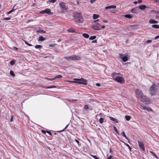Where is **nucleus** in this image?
<instances>
[{
  "instance_id": "f257e3e1",
  "label": "nucleus",
  "mask_w": 159,
  "mask_h": 159,
  "mask_svg": "<svg viewBox=\"0 0 159 159\" xmlns=\"http://www.w3.org/2000/svg\"><path fill=\"white\" fill-rule=\"evenodd\" d=\"M135 93L136 97L142 102H144L148 101V99L144 95L143 92L139 89H136Z\"/></svg>"
},
{
  "instance_id": "f03ea898",
  "label": "nucleus",
  "mask_w": 159,
  "mask_h": 159,
  "mask_svg": "<svg viewBox=\"0 0 159 159\" xmlns=\"http://www.w3.org/2000/svg\"><path fill=\"white\" fill-rule=\"evenodd\" d=\"M112 76L113 79L118 82L121 84H123L125 83L124 79L122 77L116 76L115 72H113L112 73Z\"/></svg>"
},
{
  "instance_id": "7ed1b4c3",
  "label": "nucleus",
  "mask_w": 159,
  "mask_h": 159,
  "mask_svg": "<svg viewBox=\"0 0 159 159\" xmlns=\"http://www.w3.org/2000/svg\"><path fill=\"white\" fill-rule=\"evenodd\" d=\"M159 87L154 84L149 88L150 93L152 96L155 95L157 91L158 90Z\"/></svg>"
},
{
  "instance_id": "20e7f679",
  "label": "nucleus",
  "mask_w": 159,
  "mask_h": 159,
  "mask_svg": "<svg viewBox=\"0 0 159 159\" xmlns=\"http://www.w3.org/2000/svg\"><path fill=\"white\" fill-rule=\"evenodd\" d=\"M75 22L78 23H82L83 22V18L81 14L77 13L75 16Z\"/></svg>"
},
{
  "instance_id": "39448f33",
  "label": "nucleus",
  "mask_w": 159,
  "mask_h": 159,
  "mask_svg": "<svg viewBox=\"0 0 159 159\" xmlns=\"http://www.w3.org/2000/svg\"><path fill=\"white\" fill-rule=\"evenodd\" d=\"M75 80H77L76 81H71L72 82L75 83H79L80 84H83L86 85L87 84V83L86 80H84V79L81 78L79 79H74Z\"/></svg>"
},
{
  "instance_id": "423d86ee",
  "label": "nucleus",
  "mask_w": 159,
  "mask_h": 159,
  "mask_svg": "<svg viewBox=\"0 0 159 159\" xmlns=\"http://www.w3.org/2000/svg\"><path fill=\"white\" fill-rule=\"evenodd\" d=\"M59 5L62 11L66 10L68 8V7L66 6L65 3L64 2H60L59 3Z\"/></svg>"
},
{
  "instance_id": "0eeeda50",
  "label": "nucleus",
  "mask_w": 159,
  "mask_h": 159,
  "mask_svg": "<svg viewBox=\"0 0 159 159\" xmlns=\"http://www.w3.org/2000/svg\"><path fill=\"white\" fill-rule=\"evenodd\" d=\"M119 57L124 62H126L128 60V57L127 56H125L124 54H119Z\"/></svg>"
},
{
  "instance_id": "6e6552de",
  "label": "nucleus",
  "mask_w": 159,
  "mask_h": 159,
  "mask_svg": "<svg viewBox=\"0 0 159 159\" xmlns=\"http://www.w3.org/2000/svg\"><path fill=\"white\" fill-rule=\"evenodd\" d=\"M138 144L139 148L142 150L145 151V148L143 143L140 141H138Z\"/></svg>"
},
{
  "instance_id": "1a4fd4ad",
  "label": "nucleus",
  "mask_w": 159,
  "mask_h": 159,
  "mask_svg": "<svg viewBox=\"0 0 159 159\" xmlns=\"http://www.w3.org/2000/svg\"><path fill=\"white\" fill-rule=\"evenodd\" d=\"M92 29L95 30H100L101 29V25H99L93 26H92Z\"/></svg>"
},
{
  "instance_id": "9d476101",
  "label": "nucleus",
  "mask_w": 159,
  "mask_h": 159,
  "mask_svg": "<svg viewBox=\"0 0 159 159\" xmlns=\"http://www.w3.org/2000/svg\"><path fill=\"white\" fill-rule=\"evenodd\" d=\"M72 60H80L81 59L80 57L76 55H72Z\"/></svg>"
},
{
  "instance_id": "9b49d317",
  "label": "nucleus",
  "mask_w": 159,
  "mask_h": 159,
  "mask_svg": "<svg viewBox=\"0 0 159 159\" xmlns=\"http://www.w3.org/2000/svg\"><path fill=\"white\" fill-rule=\"evenodd\" d=\"M45 13L49 15H52V13L51 12V10L50 9L47 8L45 9Z\"/></svg>"
},
{
  "instance_id": "f8f14e48",
  "label": "nucleus",
  "mask_w": 159,
  "mask_h": 159,
  "mask_svg": "<svg viewBox=\"0 0 159 159\" xmlns=\"http://www.w3.org/2000/svg\"><path fill=\"white\" fill-rule=\"evenodd\" d=\"M116 8V6L115 5H111L107 7H105L106 9H109L113 8L115 9Z\"/></svg>"
},
{
  "instance_id": "ddd939ff",
  "label": "nucleus",
  "mask_w": 159,
  "mask_h": 159,
  "mask_svg": "<svg viewBox=\"0 0 159 159\" xmlns=\"http://www.w3.org/2000/svg\"><path fill=\"white\" fill-rule=\"evenodd\" d=\"M64 58L68 60H72V55L70 56H65L64 57Z\"/></svg>"
},
{
  "instance_id": "4468645a",
  "label": "nucleus",
  "mask_w": 159,
  "mask_h": 159,
  "mask_svg": "<svg viewBox=\"0 0 159 159\" xmlns=\"http://www.w3.org/2000/svg\"><path fill=\"white\" fill-rule=\"evenodd\" d=\"M110 119V120L113 121H114L115 123H117L118 122V121L117 119H116V118H114L113 117H112L110 116L109 117Z\"/></svg>"
},
{
  "instance_id": "2eb2a0df",
  "label": "nucleus",
  "mask_w": 159,
  "mask_h": 159,
  "mask_svg": "<svg viewBox=\"0 0 159 159\" xmlns=\"http://www.w3.org/2000/svg\"><path fill=\"white\" fill-rule=\"evenodd\" d=\"M149 22L151 24H156L158 23V21L154 20L151 19L149 20Z\"/></svg>"
},
{
  "instance_id": "dca6fc26",
  "label": "nucleus",
  "mask_w": 159,
  "mask_h": 159,
  "mask_svg": "<svg viewBox=\"0 0 159 159\" xmlns=\"http://www.w3.org/2000/svg\"><path fill=\"white\" fill-rule=\"evenodd\" d=\"M146 8V6L144 5H141L139 6V8L141 10H143Z\"/></svg>"
},
{
  "instance_id": "f3484780",
  "label": "nucleus",
  "mask_w": 159,
  "mask_h": 159,
  "mask_svg": "<svg viewBox=\"0 0 159 159\" xmlns=\"http://www.w3.org/2000/svg\"><path fill=\"white\" fill-rule=\"evenodd\" d=\"M62 77V76L61 75H58L56 76L52 80H55L56 79H59Z\"/></svg>"
},
{
  "instance_id": "a211bd4d",
  "label": "nucleus",
  "mask_w": 159,
  "mask_h": 159,
  "mask_svg": "<svg viewBox=\"0 0 159 159\" xmlns=\"http://www.w3.org/2000/svg\"><path fill=\"white\" fill-rule=\"evenodd\" d=\"M82 35L84 38H88L89 37V35L86 33L83 34Z\"/></svg>"
},
{
  "instance_id": "6ab92c4d",
  "label": "nucleus",
  "mask_w": 159,
  "mask_h": 159,
  "mask_svg": "<svg viewBox=\"0 0 159 159\" xmlns=\"http://www.w3.org/2000/svg\"><path fill=\"white\" fill-rule=\"evenodd\" d=\"M99 17V15L97 14H94L93 16V18L94 19H97Z\"/></svg>"
},
{
  "instance_id": "aec40b11",
  "label": "nucleus",
  "mask_w": 159,
  "mask_h": 159,
  "mask_svg": "<svg viewBox=\"0 0 159 159\" xmlns=\"http://www.w3.org/2000/svg\"><path fill=\"white\" fill-rule=\"evenodd\" d=\"M45 40V39L44 38L43 36H40L39 38V41H43Z\"/></svg>"
},
{
  "instance_id": "412c9836",
  "label": "nucleus",
  "mask_w": 159,
  "mask_h": 159,
  "mask_svg": "<svg viewBox=\"0 0 159 159\" xmlns=\"http://www.w3.org/2000/svg\"><path fill=\"white\" fill-rule=\"evenodd\" d=\"M67 31L69 33H75V30H72L71 29H69L67 30Z\"/></svg>"
},
{
  "instance_id": "4be33fe9",
  "label": "nucleus",
  "mask_w": 159,
  "mask_h": 159,
  "mask_svg": "<svg viewBox=\"0 0 159 159\" xmlns=\"http://www.w3.org/2000/svg\"><path fill=\"white\" fill-rule=\"evenodd\" d=\"M152 28L158 29L159 28V25H152Z\"/></svg>"
},
{
  "instance_id": "5701e85b",
  "label": "nucleus",
  "mask_w": 159,
  "mask_h": 159,
  "mask_svg": "<svg viewBox=\"0 0 159 159\" xmlns=\"http://www.w3.org/2000/svg\"><path fill=\"white\" fill-rule=\"evenodd\" d=\"M125 16V17H126V18H128V19H131V18H132V16H131L130 15H129V14H127V15H126Z\"/></svg>"
},
{
  "instance_id": "b1692460",
  "label": "nucleus",
  "mask_w": 159,
  "mask_h": 159,
  "mask_svg": "<svg viewBox=\"0 0 159 159\" xmlns=\"http://www.w3.org/2000/svg\"><path fill=\"white\" fill-rule=\"evenodd\" d=\"M125 118L127 120L129 121L131 118V117L129 116H125Z\"/></svg>"
},
{
  "instance_id": "393cba45",
  "label": "nucleus",
  "mask_w": 159,
  "mask_h": 159,
  "mask_svg": "<svg viewBox=\"0 0 159 159\" xmlns=\"http://www.w3.org/2000/svg\"><path fill=\"white\" fill-rule=\"evenodd\" d=\"M121 135L125 137L126 139H128L126 135L125 134V132L124 131H123L121 133Z\"/></svg>"
},
{
  "instance_id": "a878e982",
  "label": "nucleus",
  "mask_w": 159,
  "mask_h": 159,
  "mask_svg": "<svg viewBox=\"0 0 159 159\" xmlns=\"http://www.w3.org/2000/svg\"><path fill=\"white\" fill-rule=\"evenodd\" d=\"M43 46L41 45H38L35 46V48H42Z\"/></svg>"
},
{
  "instance_id": "bb28decb",
  "label": "nucleus",
  "mask_w": 159,
  "mask_h": 159,
  "mask_svg": "<svg viewBox=\"0 0 159 159\" xmlns=\"http://www.w3.org/2000/svg\"><path fill=\"white\" fill-rule=\"evenodd\" d=\"M104 119L102 118H101L99 120V122L100 123H102L103 122Z\"/></svg>"
},
{
  "instance_id": "cd10ccee",
  "label": "nucleus",
  "mask_w": 159,
  "mask_h": 159,
  "mask_svg": "<svg viewBox=\"0 0 159 159\" xmlns=\"http://www.w3.org/2000/svg\"><path fill=\"white\" fill-rule=\"evenodd\" d=\"M96 36H91L89 38V39L90 40H92L94 39H96Z\"/></svg>"
},
{
  "instance_id": "c85d7f7f",
  "label": "nucleus",
  "mask_w": 159,
  "mask_h": 159,
  "mask_svg": "<svg viewBox=\"0 0 159 159\" xmlns=\"http://www.w3.org/2000/svg\"><path fill=\"white\" fill-rule=\"evenodd\" d=\"M10 75L13 76H15V75L12 70H11L10 72Z\"/></svg>"
},
{
  "instance_id": "c756f323",
  "label": "nucleus",
  "mask_w": 159,
  "mask_h": 159,
  "mask_svg": "<svg viewBox=\"0 0 159 159\" xmlns=\"http://www.w3.org/2000/svg\"><path fill=\"white\" fill-rule=\"evenodd\" d=\"M89 107L88 105H85L84 106V108L85 110H87L89 109Z\"/></svg>"
},
{
  "instance_id": "7c9ffc66",
  "label": "nucleus",
  "mask_w": 159,
  "mask_h": 159,
  "mask_svg": "<svg viewBox=\"0 0 159 159\" xmlns=\"http://www.w3.org/2000/svg\"><path fill=\"white\" fill-rule=\"evenodd\" d=\"M15 61L14 60L11 61L10 62V64L11 65H13L15 64Z\"/></svg>"
},
{
  "instance_id": "2f4dec72",
  "label": "nucleus",
  "mask_w": 159,
  "mask_h": 159,
  "mask_svg": "<svg viewBox=\"0 0 159 159\" xmlns=\"http://www.w3.org/2000/svg\"><path fill=\"white\" fill-rule=\"evenodd\" d=\"M140 108L141 109L144 110H146V109H147V108L145 106H141Z\"/></svg>"
},
{
  "instance_id": "473e14b6",
  "label": "nucleus",
  "mask_w": 159,
  "mask_h": 159,
  "mask_svg": "<svg viewBox=\"0 0 159 159\" xmlns=\"http://www.w3.org/2000/svg\"><path fill=\"white\" fill-rule=\"evenodd\" d=\"M125 145H126L127 147H128V148H129V151H131V150L132 149V148L130 147L129 146V144H128L126 143H125Z\"/></svg>"
},
{
  "instance_id": "72a5a7b5",
  "label": "nucleus",
  "mask_w": 159,
  "mask_h": 159,
  "mask_svg": "<svg viewBox=\"0 0 159 159\" xmlns=\"http://www.w3.org/2000/svg\"><path fill=\"white\" fill-rule=\"evenodd\" d=\"M25 43L26 44H27L28 46H32V45L31 44L28 43L26 41H24Z\"/></svg>"
},
{
  "instance_id": "f704fd0d",
  "label": "nucleus",
  "mask_w": 159,
  "mask_h": 159,
  "mask_svg": "<svg viewBox=\"0 0 159 159\" xmlns=\"http://www.w3.org/2000/svg\"><path fill=\"white\" fill-rule=\"evenodd\" d=\"M57 1V0H49L48 2L53 3L56 2Z\"/></svg>"
},
{
  "instance_id": "c9c22d12",
  "label": "nucleus",
  "mask_w": 159,
  "mask_h": 159,
  "mask_svg": "<svg viewBox=\"0 0 159 159\" xmlns=\"http://www.w3.org/2000/svg\"><path fill=\"white\" fill-rule=\"evenodd\" d=\"M75 141L78 143L79 146H80L81 145L80 143L79 142L78 140H77V139H75Z\"/></svg>"
},
{
  "instance_id": "e433bc0d",
  "label": "nucleus",
  "mask_w": 159,
  "mask_h": 159,
  "mask_svg": "<svg viewBox=\"0 0 159 159\" xmlns=\"http://www.w3.org/2000/svg\"><path fill=\"white\" fill-rule=\"evenodd\" d=\"M152 42V41L151 40H148L146 41V43L147 44H148L151 43Z\"/></svg>"
},
{
  "instance_id": "4c0bfd02",
  "label": "nucleus",
  "mask_w": 159,
  "mask_h": 159,
  "mask_svg": "<svg viewBox=\"0 0 159 159\" xmlns=\"http://www.w3.org/2000/svg\"><path fill=\"white\" fill-rule=\"evenodd\" d=\"M37 32H41L43 33H45L46 31L44 30H40L39 31H37Z\"/></svg>"
},
{
  "instance_id": "58836bf2",
  "label": "nucleus",
  "mask_w": 159,
  "mask_h": 159,
  "mask_svg": "<svg viewBox=\"0 0 159 159\" xmlns=\"http://www.w3.org/2000/svg\"><path fill=\"white\" fill-rule=\"evenodd\" d=\"M56 87L55 86H47L46 87V89H50V88H55Z\"/></svg>"
},
{
  "instance_id": "ea45409f",
  "label": "nucleus",
  "mask_w": 159,
  "mask_h": 159,
  "mask_svg": "<svg viewBox=\"0 0 159 159\" xmlns=\"http://www.w3.org/2000/svg\"><path fill=\"white\" fill-rule=\"evenodd\" d=\"M3 19L4 20H10L11 19V17L5 18H4Z\"/></svg>"
},
{
  "instance_id": "a19ab883",
  "label": "nucleus",
  "mask_w": 159,
  "mask_h": 159,
  "mask_svg": "<svg viewBox=\"0 0 159 159\" xmlns=\"http://www.w3.org/2000/svg\"><path fill=\"white\" fill-rule=\"evenodd\" d=\"M113 129L115 130V131L116 132V133H117L118 131H117V129L116 128V127L115 126H114Z\"/></svg>"
},
{
  "instance_id": "79ce46f5",
  "label": "nucleus",
  "mask_w": 159,
  "mask_h": 159,
  "mask_svg": "<svg viewBox=\"0 0 159 159\" xmlns=\"http://www.w3.org/2000/svg\"><path fill=\"white\" fill-rule=\"evenodd\" d=\"M94 101H95L93 99H90L89 100V102H93Z\"/></svg>"
},
{
  "instance_id": "37998d69",
  "label": "nucleus",
  "mask_w": 159,
  "mask_h": 159,
  "mask_svg": "<svg viewBox=\"0 0 159 159\" xmlns=\"http://www.w3.org/2000/svg\"><path fill=\"white\" fill-rule=\"evenodd\" d=\"M40 13H41V14H42L46 13L45 10H43V11H41L40 12Z\"/></svg>"
},
{
  "instance_id": "c03bdc74",
  "label": "nucleus",
  "mask_w": 159,
  "mask_h": 159,
  "mask_svg": "<svg viewBox=\"0 0 159 159\" xmlns=\"http://www.w3.org/2000/svg\"><path fill=\"white\" fill-rule=\"evenodd\" d=\"M96 85L98 87H100L101 86V84L99 83H97L96 84Z\"/></svg>"
},
{
  "instance_id": "a18cd8bd",
  "label": "nucleus",
  "mask_w": 159,
  "mask_h": 159,
  "mask_svg": "<svg viewBox=\"0 0 159 159\" xmlns=\"http://www.w3.org/2000/svg\"><path fill=\"white\" fill-rule=\"evenodd\" d=\"M13 49H14V50H16V51H17L18 50V48L16 47H14Z\"/></svg>"
},
{
  "instance_id": "49530a36",
  "label": "nucleus",
  "mask_w": 159,
  "mask_h": 159,
  "mask_svg": "<svg viewBox=\"0 0 159 159\" xmlns=\"http://www.w3.org/2000/svg\"><path fill=\"white\" fill-rule=\"evenodd\" d=\"M69 125H67L66 127H65V128H64V129L62 131H64L68 127V126Z\"/></svg>"
},
{
  "instance_id": "de8ad7c7",
  "label": "nucleus",
  "mask_w": 159,
  "mask_h": 159,
  "mask_svg": "<svg viewBox=\"0 0 159 159\" xmlns=\"http://www.w3.org/2000/svg\"><path fill=\"white\" fill-rule=\"evenodd\" d=\"M146 110H147L148 111L150 110H152L151 108L150 107L147 108V109H146Z\"/></svg>"
},
{
  "instance_id": "09e8293b",
  "label": "nucleus",
  "mask_w": 159,
  "mask_h": 159,
  "mask_svg": "<svg viewBox=\"0 0 159 159\" xmlns=\"http://www.w3.org/2000/svg\"><path fill=\"white\" fill-rule=\"evenodd\" d=\"M47 132L50 135H52L51 133L49 131H47Z\"/></svg>"
},
{
  "instance_id": "8fccbe9b",
  "label": "nucleus",
  "mask_w": 159,
  "mask_h": 159,
  "mask_svg": "<svg viewBox=\"0 0 159 159\" xmlns=\"http://www.w3.org/2000/svg\"><path fill=\"white\" fill-rule=\"evenodd\" d=\"M159 39V35L157 36H156L155 38L154 39L155 40H156V39Z\"/></svg>"
},
{
  "instance_id": "3c124183",
  "label": "nucleus",
  "mask_w": 159,
  "mask_h": 159,
  "mask_svg": "<svg viewBox=\"0 0 159 159\" xmlns=\"http://www.w3.org/2000/svg\"><path fill=\"white\" fill-rule=\"evenodd\" d=\"M154 1L155 2L159 4V0H154Z\"/></svg>"
},
{
  "instance_id": "603ef678",
  "label": "nucleus",
  "mask_w": 159,
  "mask_h": 159,
  "mask_svg": "<svg viewBox=\"0 0 159 159\" xmlns=\"http://www.w3.org/2000/svg\"><path fill=\"white\" fill-rule=\"evenodd\" d=\"M95 1H96V0H90V2L91 3H93Z\"/></svg>"
},
{
  "instance_id": "864d4df0",
  "label": "nucleus",
  "mask_w": 159,
  "mask_h": 159,
  "mask_svg": "<svg viewBox=\"0 0 159 159\" xmlns=\"http://www.w3.org/2000/svg\"><path fill=\"white\" fill-rule=\"evenodd\" d=\"M12 12V11H11V10L10 11L7 12V14H11Z\"/></svg>"
},
{
  "instance_id": "5fc2aeb1",
  "label": "nucleus",
  "mask_w": 159,
  "mask_h": 159,
  "mask_svg": "<svg viewBox=\"0 0 159 159\" xmlns=\"http://www.w3.org/2000/svg\"><path fill=\"white\" fill-rule=\"evenodd\" d=\"M15 7V6H14L13 7V8L11 10V11H12V12H13L14 11H15V9H14V8Z\"/></svg>"
},
{
  "instance_id": "6e6d98bb",
  "label": "nucleus",
  "mask_w": 159,
  "mask_h": 159,
  "mask_svg": "<svg viewBox=\"0 0 159 159\" xmlns=\"http://www.w3.org/2000/svg\"><path fill=\"white\" fill-rule=\"evenodd\" d=\"M13 117L12 116L11 117V119H10V121L11 122H12V121H13Z\"/></svg>"
},
{
  "instance_id": "4d7b16f0",
  "label": "nucleus",
  "mask_w": 159,
  "mask_h": 159,
  "mask_svg": "<svg viewBox=\"0 0 159 159\" xmlns=\"http://www.w3.org/2000/svg\"><path fill=\"white\" fill-rule=\"evenodd\" d=\"M135 10V9H133L131 10V11L133 13H134V11Z\"/></svg>"
},
{
  "instance_id": "13d9d810",
  "label": "nucleus",
  "mask_w": 159,
  "mask_h": 159,
  "mask_svg": "<svg viewBox=\"0 0 159 159\" xmlns=\"http://www.w3.org/2000/svg\"><path fill=\"white\" fill-rule=\"evenodd\" d=\"M142 2V0H138V3H141Z\"/></svg>"
},
{
  "instance_id": "bf43d9fd",
  "label": "nucleus",
  "mask_w": 159,
  "mask_h": 159,
  "mask_svg": "<svg viewBox=\"0 0 159 159\" xmlns=\"http://www.w3.org/2000/svg\"><path fill=\"white\" fill-rule=\"evenodd\" d=\"M112 157V156H110L107 159H111Z\"/></svg>"
},
{
  "instance_id": "052dcab7",
  "label": "nucleus",
  "mask_w": 159,
  "mask_h": 159,
  "mask_svg": "<svg viewBox=\"0 0 159 159\" xmlns=\"http://www.w3.org/2000/svg\"><path fill=\"white\" fill-rule=\"evenodd\" d=\"M103 21L104 22H105V23H107L108 22L107 20H103Z\"/></svg>"
},
{
  "instance_id": "680f3d73",
  "label": "nucleus",
  "mask_w": 159,
  "mask_h": 159,
  "mask_svg": "<svg viewBox=\"0 0 159 159\" xmlns=\"http://www.w3.org/2000/svg\"><path fill=\"white\" fill-rule=\"evenodd\" d=\"M54 45H49V46L53 47H54Z\"/></svg>"
},
{
  "instance_id": "e2e57ef3",
  "label": "nucleus",
  "mask_w": 159,
  "mask_h": 159,
  "mask_svg": "<svg viewBox=\"0 0 159 159\" xmlns=\"http://www.w3.org/2000/svg\"><path fill=\"white\" fill-rule=\"evenodd\" d=\"M105 28V26L104 25H102V27L101 28L104 29Z\"/></svg>"
},
{
  "instance_id": "0e129e2a",
  "label": "nucleus",
  "mask_w": 159,
  "mask_h": 159,
  "mask_svg": "<svg viewBox=\"0 0 159 159\" xmlns=\"http://www.w3.org/2000/svg\"><path fill=\"white\" fill-rule=\"evenodd\" d=\"M138 3V2L137 1H135L134 2V3L135 4H137Z\"/></svg>"
},
{
  "instance_id": "69168bd1",
  "label": "nucleus",
  "mask_w": 159,
  "mask_h": 159,
  "mask_svg": "<svg viewBox=\"0 0 159 159\" xmlns=\"http://www.w3.org/2000/svg\"><path fill=\"white\" fill-rule=\"evenodd\" d=\"M95 42H96V40H94L92 42V43H94Z\"/></svg>"
},
{
  "instance_id": "338daca9",
  "label": "nucleus",
  "mask_w": 159,
  "mask_h": 159,
  "mask_svg": "<svg viewBox=\"0 0 159 159\" xmlns=\"http://www.w3.org/2000/svg\"><path fill=\"white\" fill-rule=\"evenodd\" d=\"M42 132H43V133H45H45H46L44 131V130H42Z\"/></svg>"
},
{
  "instance_id": "774afa93",
  "label": "nucleus",
  "mask_w": 159,
  "mask_h": 159,
  "mask_svg": "<svg viewBox=\"0 0 159 159\" xmlns=\"http://www.w3.org/2000/svg\"><path fill=\"white\" fill-rule=\"evenodd\" d=\"M99 19H98L96 21H95V22H98L99 21Z\"/></svg>"
}]
</instances>
